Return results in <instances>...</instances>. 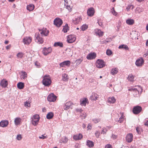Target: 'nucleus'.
<instances>
[{
	"instance_id": "nucleus-1",
	"label": "nucleus",
	"mask_w": 148,
	"mask_h": 148,
	"mask_svg": "<svg viewBox=\"0 0 148 148\" xmlns=\"http://www.w3.org/2000/svg\"><path fill=\"white\" fill-rule=\"evenodd\" d=\"M51 80L50 77H49V76L48 77L45 75L44 77V78L42 80L43 84L46 86H49L51 84Z\"/></svg>"
},
{
	"instance_id": "nucleus-2",
	"label": "nucleus",
	"mask_w": 148,
	"mask_h": 148,
	"mask_svg": "<svg viewBox=\"0 0 148 148\" xmlns=\"http://www.w3.org/2000/svg\"><path fill=\"white\" fill-rule=\"evenodd\" d=\"M142 110V107L140 106H137L134 107L133 108V112L135 114H138Z\"/></svg>"
},
{
	"instance_id": "nucleus-3",
	"label": "nucleus",
	"mask_w": 148,
	"mask_h": 148,
	"mask_svg": "<svg viewBox=\"0 0 148 148\" xmlns=\"http://www.w3.org/2000/svg\"><path fill=\"white\" fill-rule=\"evenodd\" d=\"M96 65L98 68H102L105 66V62L102 60L98 59L96 61Z\"/></svg>"
},
{
	"instance_id": "nucleus-4",
	"label": "nucleus",
	"mask_w": 148,
	"mask_h": 148,
	"mask_svg": "<svg viewBox=\"0 0 148 148\" xmlns=\"http://www.w3.org/2000/svg\"><path fill=\"white\" fill-rule=\"evenodd\" d=\"M53 22L54 25L57 27H60L63 23L62 20L59 18H56Z\"/></svg>"
},
{
	"instance_id": "nucleus-5",
	"label": "nucleus",
	"mask_w": 148,
	"mask_h": 148,
	"mask_svg": "<svg viewBox=\"0 0 148 148\" xmlns=\"http://www.w3.org/2000/svg\"><path fill=\"white\" fill-rule=\"evenodd\" d=\"M36 38L35 39V41L38 44H42L44 42L43 38L40 36V34H36L35 35Z\"/></svg>"
},
{
	"instance_id": "nucleus-6",
	"label": "nucleus",
	"mask_w": 148,
	"mask_h": 148,
	"mask_svg": "<svg viewBox=\"0 0 148 148\" xmlns=\"http://www.w3.org/2000/svg\"><path fill=\"white\" fill-rule=\"evenodd\" d=\"M56 96L53 94L52 93L48 96L47 99L49 101L53 102L56 100Z\"/></svg>"
},
{
	"instance_id": "nucleus-7",
	"label": "nucleus",
	"mask_w": 148,
	"mask_h": 148,
	"mask_svg": "<svg viewBox=\"0 0 148 148\" xmlns=\"http://www.w3.org/2000/svg\"><path fill=\"white\" fill-rule=\"evenodd\" d=\"M51 51V48L49 47L48 48L44 47L42 50V53L45 56L47 55L49 53H50Z\"/></svg>"
},
{
	"instance_id": "nucleus-8",
	"label": "nucleus",
	"mask_w": 148,
	"mask_h": 148,
	"mask_svg": "<svg viewBox=\"0 0 148 148\" xmlns=\"http://www.w3.org/2000/svg\"><path fill=\"white\" fill-rule=\"evenodd\" d=\"M32 38L31 37H26L23 40V42L25 44L29 45L32 41Z\"/></svg>"
},
{
	"instance_id": "nucleus-9",
	"label": "nucleus",
	"mask_w": 148,
	"mask_h": 148,
	"mask_svg": "<svg viewBox=\"0 0 148 148\" xmlns=\"http://www.w3.org/2000/svg\"><path fill=\"white\" fill-rule=\"evenodd\" d=\"M95 13V10L93 8H89L87 11V13L88 15L90 16H93Z\"/></svg>"
},
{
	"instance_id": "nucleus-10",
	"label": "nucleus",
	"mask_w": 148,
	"mask_h": 148,
	"mask_svg": "<svg viewBox=\"0 0 148 148\" xmlns=\"http://www.w3.org/2000/svg\"><path fill=\"white\" fill-rule=\"evenodd\" d=\"M96 57V53H91L88 54L86 57L88 60H92L95 59Z\"/></svg>"
},
{
	"instance_id": "nucleus-11",
	"label": "nucleus",
	"mask_w": 148,
	"mask_h": 148,
	"mask_svg": "<svg viewBox=\"0 0 148 148\" xmlns=\"http://www.w3.org/2000/svg\"><path fill=\"white\" fill-rule=\"evenodd\" d=\"M75 38L74 37V35H70L68 36L67 41L69 43H72L75 41Z\"/></svg>"
},
{
	"instance_id": "nucleus-12",
	"label": "nucleus",
	"mask_w": 148,
	"mask_h": 148,
	"mask_svg": "<svg viewBox=\"0 0 148 148\" xmlns=\"http://www.w3.org/2000/svg\"><path fill=\"white\" fill-rule=\"evenodd\" d=\"M71 64V62L69 60H66L64 61L63 62L60 63V66L61 67H65V66H69Z\"/></svg>"
},
{
	"instance_id": "nucleus-13",
	"label": "nucleus",
	"mask_w": 148,
	"mask_h": 148,
	"mask_svg": "<svg viewBox=\"0 0 148 148\" xmlns=\"http://www.w3.org/2000/svg\"><path fill=\"white\" fill-rule=\"evenodd\" d=\"M144 62V60L142 58L138 59L136 60L135 64L138 66H140L143 64Z\"/></svg>"
},
{
	"instance_id": "nucleus-14",
	"label": "nucleus",
	"mask_w": 148,
	"mask_h": 148,
	"mask_svg": "<svg viewBox=\"0 0 148 148\" xmlns=\"http://www.w3.org/2000/svg\"><path fill=\"white\" fill-rule=\"evenodd\" d=\"M39 31H41L40 33L41 35H43L45 36H47L49 33V31L48 30H47L46 28H43V29H39Z\"/></svg>"
},
{
	"instance_id": "nucleus-15",
	"label": "nucleus",
	"mask_w": 148,
	"mask_h": 148,
	"mask_svg": "<svg viewBox=\"0 0 148 148\" xmlns=\"http://www.w3.org/2000/svg\"><path fill=\"white\" fill-rule=\"evenodd\" d=\"M133 135L132 134H128L126 137V140L128 142L130 143L133 140Z\"/></svg>"
},
{
	"instance_id": "nucleus-16",
	"label": "nucleus",
	"mask_w": 148,
	"mask_h": 148,
	"mask_svg": "<svg viewBox=\"0 0 148 148\" xmlns=\"http://www.w3.org/2000/svg\"><path fill=\"white\" fill-rule=\"evenodd\" d=\"M9 123L8 121V120L2 121L0 122V126L2 127H6Z\"/></svg>"
},
{
	"instance_id": "nucleus-17",
	"label": "nucleus",
	"mask_w": 148,
	"mask_h": 148,
	"mask_svg": "<svg viewBox=\"0 0 148 148\" xmlns=\"http://www.w3.org/2000/svg\"><path fill=\"white\" fill-rule=\"evenodd\" d=\"M128 90L131 91L133 94V95L134 96L138 94L139 93V91L136 88H131L129 89Z\"/></svg>"
},
{
	"instance_id": "nucleus-18",
	"label": "nucleus",
	"mask_w": 148,
	"mask_h": 148,
	"mask_svg": "<svg viewBox=\"0 0 148 148\" xmlns=\"http://www.w3.org/2000/svg\"><path fill=\"white\" fill-rule=\"evenodd\" d=\"M80 104L82 106H86V103L88 104L89 102L87 98H85L80 100Z\"/></svg>"
},
{
	"instance_id": "nucleus-19",
	"label": "nucleus",
	"mask_w": 148,
	"mask_h": 148,
	"mask_svg": "<svg viewBox=\"0 0 148 148\" xmlns=\"http://www.w3.org/2000/svg\"><path fill=\"white\" fill-rule=\"evenodd\" d=\"M8 82L7 80L4 79H3L1 81L0 85L2 87L5 88L7 87L8 85Z\"/></svg>"
},
{
	"instance_id": "nucleus-20",
	"label": "nucleus",
	"mask_w": 148,
	"mask_h": 148,
	"mask_svg": "<svg viewBox=\"0 0 148 148\" xmlns=\"http://www.w3.org/2000/svg\"><path fill=\"white\" fill-rule=\"evenodd\" d=\"M72 104V103L70 102H67L63 106V108L65 110H67L68 109L70 106Z\"/></svg>"
},
{
	"instance_id": "nucleus-21",
	"label": "nucleus",
	"mask_w": 148,
	"mask_h": 148,
	"mask_svg": "<svg viewBox=\"0 0 148 148\" xmlns=\"http://www.w3.org/2000/svg\"><path fill=\"white\" fill-rule=\"evenodd\" d=\"M98 98V96L97 94L96 93H94L90 96V99L92 101H95L97 99V98Z\"/></svg>"
},
{
	"instance_id": "nucleus-22",
	"label": "nucleus",
	"mask_w": 148,
	"mask_h": 148,
	"mask_svg": "<svg viewBox=\"0 0 148 148\" xmlns=\"http://www.w3.org/2000/svg\"><path fill=\"white\" fill-rule=\"evenodd\" d=\"M83 137V136L81 134H79L78 135H74L73 138L75 140H80Z\"/></svg>"
},
{
	"instance_id": "nucleus-23",
	"label": "nucleus",
	"mask_w": 148,
	"mask_h": 148,
	"mask_svg": "<svg viewBox=\"0 0 148 148\" xmlns=\"http://www.w3.org/2000/svg\"><path fill=\"white\" fill-rule=\"evenodd\" d=\"M34 6L32 4H30L29 5H27V10H28L29 11H32L34 9Z\"/></svg>"
},
{
	"instance_id": "nucleus-24",
	"label": "nucleus",
	"mask_w": 148,
	"mask_h": 148,
	"mask_svg": "<svg viewBox=\"0 0 148 148\" xmlns=\"http://www.w3.org/2000/svg\"><path fill=\"white\" fill-rule=\"evenodd\" d=\"M82 20V19L80 17H77L73 19V22L74 24H78Z\"/></svg>"
},
{
	"instance_id": "nucleus-25",
	"label": "nucleus",
	"mask_w": 148,
	"mask_h": 148,
	"mask_svg": "<svg viewBox=\"0 0 148 148\" xmlns=\"http://www.w3.org/2000/svg\"><path fill=\"white\" fill-rule=\"evenodd\" d=\"M54 116V114L52 112H49L47 114L46 118L47 119H50L53 118Z\"/></svg>"
},
{
	"instance_id": "nucleus-26",
	"label": "nucleus",
	"mask_w": 148,
	"mask_h": 148,
	"mask_svg": "<svg viewBox=\"0 0 148 148\" xmlns=\"http://www.w3.org/2000/svg\"><path fill=\"white\" fill-rule=\"evenodd\" d=\"M17 86L18 89H22L24 87V84L23 83L19 82L17 84Z\"/></svg>"
},
{
	"instance_id": "nucleus-27",
	"label": "nucleus",
	"mask_w": 148,
	"mask_h": 148,
	"mask_svg": "<svg viewBox=\"0 0 148 148\" xmlns=\"http://www.w3.org/2000/svg\"><path fill=\"white\" fill-rule=\"evenodd\" d=\"M126 22L129 25H132L134 24V21L133 19H128L126 21Z\"/></svg>"
},
{
	"instance_id": "nucleus-28",
	"label": "nucleus",
	"mask_w": 148,
	"mask_h": 148,
	"mask_svg": "<svg viewBox=\"0 0 148 148\" xmlns=\"http://www.w3.org/2000/svg\"><path fill=\"white\" fill-rule=\"evenodd\" d=\"M67 0H64L65 2L64 6H66V8L68 9L69 11L71 12V6L69 5H68V2Z\"/></svg>"
},
{
	"instance_id": "nucleus-29",
	"label": "nucleus",
	"mask_w": 148,
	"mask_h": 148,
	"mask_svg": "<svg viewBox=\"0 0 148 148\" xmlns=\"http://www.w3.org/2000/svg\"><path fill=\"white\" fill-rule=\"evenodd\" d=\"M86 145L89 147H92L94 146V143L92 141L88 140L87 141Z\"/></svg>"
},
{
	"instance_id": "nucleus-30",
	"label": "nucleus",
	"mask_w": 148,
	"mask_h": 148,
	"mask_svg": "<svg viewBox=\"0 0 148 148\" xmlns=\"http://www.w3.org/2000/svg\"><path fill=\"white\" fill-rule=\"evenodd\" d=\"M53 46L55 47L59 46L60 47H63V44L60 42H55L53 45Z\"/></svg>"
},
{
	"instance_id": "nucleus-31",
	"label": "nucleus",
	"mask_w": 148,
	"mask_h": 148,
	"mask_svg": "<svg viewBox=\"0 0 148 148\" xmlns=\"http://www.w3.org/2000/svg\"><path fill=\"white\" fill-rule=\"evenodd\" d=\"M68 28V24L66 23L65 26H63V29L62 30V31L64 33L67 32V31L69 30Z\"/></svg>"
},
{
	"instance_id": "nucleus-32",
	"label": "nucleus",
	"mask_w": 148,
	"mask_h": 148,
	"mask_svg": "<svg viewBox=\"0 0 148 148\" xmlns=\"http://www.w3.org/2000/svg\"><path fill=\"white\" fill-rule=\"evenodd\" d=\"M21 73H22V74L21 75V78L25 79V78L27 77V74L24 71H21Z\"/></svg>"
},
{
	"instance_id": "nucleus-33",
	"label": "nucleus",
	"mask_w": 148,
	"mask_h": 148,
	"mask_svg": "<svg viewBox=\"0 0 148 148\" xmlns=\"http://www.w3.org/2000/svg\"><path fill=\"white\" fill-rule=\"evenodd\" d=\"M21 119L20 118H16L15 119L14 123L15 125H17L20 123Z\"/></svg>"
},
{
	"instance_id": "nucleus-34",
	"label": "nucleus",
	"mask_w": 148,
	"mask_h": 148,
	"mask_svg": "<svg viewBox=\"0 0 148 148\" xmlns=\"http://www.w3.org/2000/svg\"><path fill=\"white\" fill-rule=\"evenodd\" d=\"M69 79L68 76L66 73H64L62 75V79L64 81H67Z\"/></svg>"
},
{
	"instance_id": "nucleus-35",
	"label": "nucleus",
	"mask_w": 148,
	"mask_h": 148,
	"mask_svg": "<svg viewBox=\"0 0 148 148\" xmlns=\"http://www.w3.org/2000/svg\"><path fill=\"white\" fill-rule=\"evenodd\" d=\"M116 101V100L114 97H109L108 99V101L112 103H114Z\"/></svg>"
},
{
	"instance_id": "nucleus-36",
	"label": "nucleus",
	"mask_w": 148,
	"mask_h": 148,
	"mask_svg": "<svg viewBox=\"0 0 148 148\" xmlns=\"http://www.w3.org/2000/svg\"><path fill=\"white\" fill-rule=\"evenodd\" d=\"M39 121L38 119H37V120L36 119H32V123L34 126L38 124Z\"/></svg>"
},
{
	"instance_id": "nucleus-37",
	"label": "nucleus",
	"mask_w": 148,
	"mask_h": 148,
	"mask_svg": "<svg viewBox=\"0 0 148 148\" xmlns=\"http://www.w3.org/2000/svg\"><path fill=\"white\" fill-rule=\"evenodd\" d=\"M134 76L132 74H130L129 75L127 78L129 81H130L131 82H132L134 80Z\"/></svg>"
},
{
	"instance_id": "nucleus-38",
	"label": "nucleus",
	"mask_w": 148,
	"mask_h": 148,
	"mask_svg": "<svg viewBox=\"0 0 148 148\" xmlns=\"http://www.w3.org/2000/svg\"><path fill=\"white\" fill-rule=\"evenodd\" d=\"M119 49H124L126 50L129 49V48L127 45H120L119 47Z\"/></svg>"
},
{
	"instance_id": "nucleus-39",
	"label": "nucleus",
	"mask_w": 148,
	"mask_h": 148,
	"mask_svg": "<svg viewBox=\"0 0 148 148\" xmlns=\"http://www.w3.org/2000/svg\"><path fill=\"white\" fill-rule=\"evenodd\" d=\"M118 72L117 69L115 68L113 69H112L111 70V73L113 75H114L117 73Z\"/></svg>"
},
{
	"instance_id": "nucleus-40",
	"label": "nucleus",
	"mask_w": 148,
	"mask_h": 148,
	"mask_svg": "<svg viewBox=\"0 0 148 148\" xmlns=\"http://www.w3.org/2000/svg\"><path fill=\"white\" fill-rule=\"evenodd\" d=\"M88 27V26L86 24H84L81 27V29L82 31H84L87 29Z\"/></svg>"
},
{
	"instance_id": "nucleus-41",
	"label": "nucleus",
	"mask_w": 148,
	"mask_h": 148,
	"mask_svg": "<svg viewBox=\"0 0 148 148\" xmlns=\"http://www.w3.org/2000/svg\"><path fill=\"white\" fill-rule=\"evenodd\" d=\"M83 60L81 59H79L76 60L75 61V63L77 65H79L82 62Z\"/></svg>"
},
{
	"instance_id": "nucleus-42",
	"label": "nucleus",
	"mask_w": 148,
	"mask_h": 148,
	"mask_svg": "<svg viewBox=\"0 0 148 148\" xmlns=\"http://www.w3.org/2000/svg\"><path fill=\"white\" fill-rule=\"evenodd\" d=\"M112 51L110 50V49H108L106 51V53L107 55L108 56H110L112 54Z\"/></svg>"
},
{
	"instance_id": "nucleus-43",
	"label": "nucleus",
	"mask_w": 148,
	"mask_h": 148,
	"mask_svg": "<svg viewBox=\"0 0 148 148\" xmlns=\"http://www.w3.org/2000/svg\"><path fill=\"white\" fill-rule=\"evenodd\" d=\"M33 119H38L39 120L40 117L39 115L38 114H36L34 115L32 118Z\"/></svg>"
},
{
	"instance_id": "nucleus-44",
	"label": "nucleus",
	"mask_w": 148,
	"mask_h": 148,
	"mask_svg": "<svg viewBox=\"0 0 148 148\" xmlns=\"http://www.w3.org/2000/svg\"><path fill=\"white\" fill-rule=\"evenodd\" d=\"M97 34L99 36H102L103 35V32H101L100 30H98Z\"/></svg>"
},
{
	"instance_id": "nucleus-45",
	"label": "nucleus",
	"mask_w": 148,
	"mask_h": 148,
	"mask_svg": "<svg viewBox=\"0 0 148 148\" xmlns=\"http://www.w3.org/2000/svg\"><path fill=\"white\" fill-rule=\"evenodd\" d=\"M17 57L22 58L23 57V54L21 53H18L17 54Z\"/></svg>"
},
{
	"instance_id": "nucleus-46",
	"label": "nucleus",
	"mask_w": 148,
	"mask_h": 148,
	"mask_svg": "<svg viewBox=\"0 0 148 148\" xmlns=\"http://www.w3.org/2000/svg\"><path fill=\"white\" fill-rule=\"evenodd\" d=\"M107 130L106 128H105V127L103 128H102V131L101 132V134H106V133L107 132Z\"/></svg>"
},
{
	"instance_id": "nucleus-47",
	"label": "nucleus",
	"mask_w": 148,
	"mask_h": 148,
	"mask_svg": "<svg viewBox=\"0 0 148 148\" xmlns=\"http://www.w3.org/2000/svg\"><path fill=\"white\" fill-rule=\"evenodd\" d=\"M25 106V107H29L30 105V103L29 101H26L24 103Z\"/></svg>"
},
{
	"instance_id": "nucleus-48",
	"label": "nucleus",
	"mask_w": 148,
	"mask_h": 148,
	"mask_svg": "<svg viewBox=\"0 0 148 148\" xmlns=\"http://www.w3.org/2000/svg\"><path fill=\"white\" fill-rule=\"evenodd\" d=\"M131 7H132V10H133L134 8V6L132 5H129L128 7L126 8V9L127 10V11H128L129 9H131Z\"/></svg>"
},
{
	"instance_id": "nucleus-49",
	"label": "nucleus",
	"mask_w": 148,
	"mask_h": 148,
	"mask_svg": "<svg viewBox=\"0 0 148 148\" xmlns=\"http://www.w3.org/2000/svg\"><path fill=\"white\" fill-rule=\"evenodd\" d=\"M123 115L122 114L121 117L119 118L118 120V122L120 123L122 122L123 121Z\"/></svg>"
},
{
	"instance_id": "nucleus-50",
	"label": "nucleus",
	"mask_w": 148,
	"mask_h": 148,
	"mask_svg": "<svg viewBox=\"0 0 148 148\" xmlns=\"http://www.w3.org/2000/svg\"><path fill=\"white\" fill-rule=\"evenodd\" d=\"M39 138L40 139H45L47 138V136H44V135H42L41 136H39Z\"/></svg>"
},
{
	"instance_id": "nucleus-51",
	"label": "nucleus",
	"mask_w": 148,
	"mask_h": 148,
	"mask_svg": "<svg viewBox=\"0 0 148 148\" xmlns=\"http://www.w3.org/2000/svg\"><path fill=\"white\" fill-rule=\"evenodd\" d=\"M63 139V140H62V141L64 143H66L68 141V138L66 137H64L63 139Z\"/></svg>"
},
{
	"instance_id": "nucleus-52",
	"label": "nucleus",
	"mask_w": 148,
	"mask_h": 148,
	"mask_svg": "<svg viewBox=\"0 0 148 148\" xmlns=\"http://www.w3.org/2000/svg\"><path fill=\"white\" fill-rule=\"evenodd\" d=\"M35 65L38 68H39L40 66V64L37 61H36L35 62Z\"/></svg>"
},
{
	"instance_id": "nucleus-53",
	"label": "nucleus",
	"mask_w": 148,
	"mask_h": 148,
	"mask_svg": "<svg viewBox=\"0 0 148 148\" xmlns=\"http://www.w3.org/2000/svg\"><path fill=\"white\" fill-rule=\"evenodd\" d=\"M93 121L95 123H97L99 122L100 121V119H95L93 120Z\"/></svg>"
},
{
	"instance_id": "nucleus-54",
	"label": "nucleus",
	"mask_w": 148,
	"mask_h": 148,
	"mask_svg": "<svg viewBox=\"0 0 148 148\" xmlns=\"http://www.w3.org/2000/svg\"><path fill=\"white\" fill-rule=\"evenodd\" d=\"M95 134L97 138H98L100 135V133L99 132L96 131L95 133Z\"/></svg>"
},
{
	"instance_id": "nucleus-55",
	"label": "nucleus",
	"mask_w": 148,
	"mask_h": 148,
	"mask_svg": "<svg viewBox=\"0 0 148 148\" xmlns=\"http://www.w3.org/2000/svg\"><path fill=\"white\" fill-rule=\"evenodd\" d=\"M16 138L18 140H20L22 138L21 135L20 134L17 135Z\"/></svg>"
},
{
	"instance_id": "nucleus-56",
	"label": "nucleus",
	"mask_w": 148,
	"mask_h": 148,
	"mask_svg": "<svg viewBox=\"0 0 148 148\" xmlns=\"http://www.w3.org/2000/svg\"><path fill=\"white\" fill-rule=\"evenodd\" d=\"M105 148H112V146L109 144H107L105 146Z\"/></svg>"
},
{
	"instance_id": "nucleus-57",
	"label": "nucleus",
	"mask_w": 148,
	"mask_h": 148,
	"mask_svg": "<svg viewBox=\"0 0 148 148\" xmlns=\"http://www.w3.org/2000/svg\"><path fill=\"white\" fill-rule=\"evenodd\" d=\"M87 115L86 113L84 112L82 113V116L84 118V119H85Z\"/></svg>"
},
{
	"instance_id": "nucleus-58",
	"label": "nucleus",
	"mask_w": 148,
	"mask_h": 148,
	"mask_svg": "<svg viewBox=\"0 0 148 148\" xmlns=\"http://www.w3.org/2000/svg\"><path fill=\"white\" fill-rule=\"evenodd\" d=\"M97 23H98L99 25L101 26V27H102L103 26L102 23H101V22L100 21H98L97 22Z\"/></svg>"
},
{
	"instance_id": "nucleus-59",
	"label": "nucleus",
	"mask_w": 148,
	"mask_h": 148,
	"mask_svg": "<svg viewBox=\"0 0 148 148\" xmlns=\"http://www.w3.org/2000/svg\"><path fill=\"white\" fill-rule=\"evenodd\" d=\"M113 10V11L112 12V13L113 15H115V14L116 13V12H115V11L114 10V8L113 7L112 9V10Z\"/></svg>"
},
{
	"instance_id": "nucleus-60",
	"label": "nucleus",
	"mask_w": 148,
	"mask_h": 148,
	"mask_svg": "<svg viewBox=\"0 0 148 148\" xmlns=\"http://www.w3.org/2000/svg\"><path fill=\"white\" fill-rule=\"evenodd\" d=\"M112 137L114 139H116L117 138V136L113 134L112 135Z\"/></svg>"
},
{
	"instance_id": "nucleus-61",
	"label": "nucleus",
	"mask_w": 148,
	"mask_h": 148,
	"mask_svg": "<svg viewBox=\"0 0 148 148\" xmlns=\"http://www.w3.org/2000/svg\"><path fill=\"white\" fill-rule=\"evenodd\" d=\"M76 111L77 112H82L83 111L82 109H78L76 110Z\"/></svg>"
},
{
	"instance_id": "nucleus-62",
	"label": "nucleus",
	"mask_w": 148,
	"mask_h": 148,
	"mask_svg": "<svg viewBox=\"0 0 148 148\" xmlns=\"http://www.w3.org/2000/svg\"><path fill=\"white\" fill-rule=\"evenodd\" d=\"M10 45H8L7 46H6V49H10Z\"/></svg>"
},
{
	"instance_id": "nucleus-63",
	"label": "nucleus",
	"mask_w": 148,
	"mask_h": 148,
	"mask_svg": "<svg viewBox=\"0 0 148 148\" xmlns=\"http://www.w3.org/2000/svg\"><path fill=\"white\" fill-rule=\"evenodd\" d=\"M144 124L145 125L148 126V120Z\"/></svg>"
},
{
	"instance_id": "nucleus-64",
	"label": "nucleus",
	"mask_w": 148,
	"mask_h": 148,
	"mask_svg": "<svg viewBox=\"0 0 148 148\" xmlns=\"http://www.w3.org/2000/svg\"><path fill=\"white\" fill-rule=\"evenodd\" d=\"M91 126L90 125H88L87 128L88 129H91Z\"/></svg>"
}]
</instances>
